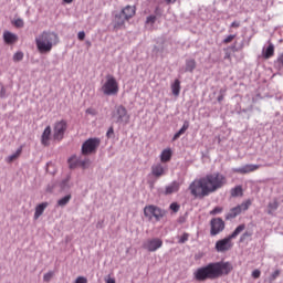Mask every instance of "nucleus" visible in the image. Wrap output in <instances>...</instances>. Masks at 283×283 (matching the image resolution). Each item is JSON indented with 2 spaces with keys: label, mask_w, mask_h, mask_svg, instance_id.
Instances as JSON below:
<instances>
[{
  "label": "nucleus",
  "mask_w": 283,
  "mask_h": 283,
  "mask_svg": "<svg viewBox=\"0 0 283 283\" xmlns=\"http://www.w3.org/2000/svg\"><path fill=\"white\" fill-rule=\"evenodd\" d=\"M163 163H169L171 160V149H164L160 155Z\"/></svg>",
  "instance_id": "a878e982"
},
{
  "label": "nucleus",
  "mask_w": 283,
  "mask_h": 283,
  "mask_svg": "<svg viewBox=\"0 0 283 283\" xmlns=\"http://www.w3.org/2000/svg\"><path fill=\"white\" fill-rule=\"evenodd\" d=\"M233 39H235V34L228 35L226 39H223L224 45L231 43L233 41Z\"/></svg>",
  "instance_id": "ea45409f"
},
{
  "label": "nucleus",
  "mask_w": 283,
  "mask_h": 283,
  "mask_svg": "<svg viewBox=\"0 0 283 283\" xmlns=\"http://www.w3.org/2000/svg\"><path fill=\"white\" fill-rule=\"evenodd\" d=\"M277 277H280V270L274 271L271 276H270V282H273L274 280H276Z\"/></svg>",
  "instance_id": "79ce46f5"
},
{
  "label": "nucleus",
  "mask_w": 283,
  "mask_h": 283,
  "mask_svg": "<svg viewBox=\"0 0 283 283\" xmlns=\"http://www.w3.org/2000/svg\"><path fill=\"white\" fill-rule=\"evenodd\" d=\"M59 34L53 31H43L35 38V45L40 54H50L59 45Z\"/></svg>",
  "instance_id": "7ed1b4c3"
},
{
  "label": "nucleus",
  "mask_w": 283,
  "mask_h": 283,
  "mask_svg": "<svg viewBox=\"0 0 283 283\" xmlns=\"http://www.w3.org/2000/svg\"><path fill=\"white\" fill-rule=\"evenodd\" d=\"M101 147V139L99 138H90L82 145V154L83 156H90L92 154H96V149Z\"/></svg>",
  "instance_id": "423d86ee"
},
{
  "label": "nucleus",
  "mask_w": 283,
  "mask_h": 283,
  "mask_svg": "<svg viewBox=\"0 0 283 283\" xmlns=\"http://www.w3.org/2000/svg\"><path fill=\"white\" fill-rule=\"evenodd\" d=\"M123 17L129 21V19H132L134 17V14H136V7L134 6H126L122 12Z\"/></svg>",
  "instance_id": "dca6fc26"
},
{
  "label": "nucleus",
  "mask_w": 283,
  "mask_h": 283,
  "mask_svg": "<svg viewBox=\"0 0 283 283\" xmlns=\"http://www.w3.org/2000/svg\"><path fill=\"white\" fill-rule=\"evenodd\" d=\"M239 27H240V22L239 21H234L230 25V28H239Z\"/></svg>",
  "instance_id": "864d4df0"
},
{
  "label": "nucleus",
  "mask_w": 283,
  "mask_h": 283,
  "mask_svg": "<svg viewBox=\"0 0 283 283\" xmlns=\"http://www.w3.org/2000/svg\"><path fill=\"white\" fill-rule=\"evenodd\" d=\"M188 129H189V122L186 120L182 127L174 135L172 140H178V138H180V136H182V134H185V132H187Z\"/></svg>",
  "instance_id": "4be33fe9"
},
{
  "label": "nucleus",
  "mask_w": 283,
  "mask_h": 283,
  "mask_svg": "<svg viewBox=\"0 0 283 283\" xmlns=\"http://www.w3.org/2000/svg\"><path fill=\"white\" fill-rule=\"evenodd\" d=\"M125 21H128V20L125 19L122 13L116 14L114 19V28H116L117 30H120V28L125 25Z\"/></svg>",
  "instance_id": "aec40b11"
},
{
  "label": "nucleus",
  "mask_w": 283,
  "mask_h": 283,
  "mask_svg": "<svg viewBox=\"0 0 283 283\" xmlns=\"http://www.w3.org/2000/svg\"><path fill=\"white\" fill-rule=\"evenodd\" d=\"M167 171H169L167 166H163V164H155L151 166L150 174L154 178H163V176H167Z\"/></svg>",
  "instance_id": "ddd939ff"
},
{
  "label": "nucleus",
  "mask_w": 283,
  "mask_h": 283,
  "mask_svg": "<svg viewBox=\"0 0 283 283\" xmlns=\"http://www.w3.org/2000/svg\"><path fill=\"white\" fill-rule=\"evenodd\" d=\"M3 41L8 45H12V43H17L19 41V36L10 31L3 32Z\"/></svg>",
  "instance_id": "2eb2a0df"
},
{
  "label": "nucleus",
  "mask_w": 283,
  "mask_h": 283,
  "mask_svg": "<svg viewBox=\"0 0 283 283\" xmlns=\"http://www.w3.org/2000/svg\"><path fill=\"white\" fill-rule=\"evenodd\" d=\"M77 39H78L80 41H85V31H80V32L77 33Z\"/></svg>",
  "instance_id": "a18cd8bd"
},
{
  "label": "nucleus",
  "mask_w": 283,
  "mask_h": 283,
  "mask_svg": "<svg viewBox=\"0 0 283 283\" xmlns=\"http://www.w3.org/2000/svg\"><path fill=\"white\" fill-rule=\"evenodd\" d=\"M227 185V177L220 172L209 174L200 179H196L189 186L191 196L205 198L209 193H216Z\"/></svg>",
  "instance_id": "f257e3e1"
},
{
  "label": "nucleus",
  "mask_w": 283,
  "mask_h": 283,
  "mask_svg": "<svg viewBox=\"0 0 283 283\" xmlns=\"http://www.w3.org/2000/svg\"><path fill=\"white\" fill-rule=\"evenodd\" d=\"M249 207H251V201H244L241 205L232 208L227 214L226 220H233V218H238L240 213H243V211H249Z\"/></svg>",
  "instance_id": "6e6552de"
},
{
  "label": "nucleus",
  "mask_w": 283,
  "mask_h": 283,
  "mask_svg": "<svg viewBox=\"0 0 283 283\" xmlns=\"http://www.w3.org/2000/svg\"><path fill=\"white\" fill-rule=\"evenodd\" d=\"M210 235H218L224 231V221L221 218L212 219L211 222Z\"/></svg>",
  "instance_id": "f8f14e48"
},
{
  "label": "nucleus",
  "mask_w": 283,
  "mask_h": 283,
  "mask_svg": "<svg viewBox=\"0 0 283 283\" xmlns=\"http://www.w3.org/2000/svg\"><path fill=\"white\" fill-rule=\"evenodd\" d=\"M170 209H171V211L177 212L180 209V206H178V203H171Z\"/></svg>",
  "instance_id": "8fccbe9b"
},
{
  "label": "nucleus",
  "mask_w": 283,
  "mask_h": 283,
  "mask_svg": "<svg viewBox=\"0 0 283 283\" xmlns=\"http://www.w3.org/2000/svg\"><path fill=\"white\" fill-rule=\"evenodd\" d=\"M106 136H107V138H112V136H114V127L108 128Z\"/></svg>",
  "instance_id": "09e8293b"
},
{
  "label": "nucleus",
  "mask_w": 283,
  "mask_h": 283,
  "mask_svg": "<svg viewBox=\"0 0 283 283\" xmlns=\"http://www.w3.org/2000/svg\"><path fill=\"white\" fill-rule=\"evenodd\" d=\"M156 15H148L146 18V27L147 28H154V23H156Z\"/></svg>",
  "instance_id": "72a5a7b5"
},
{
  "label": "nucleus",
  "mask_w": 283,
  "mask_h": 283,
  "mask_svg": "<svg viewBox=\"0 0 283 283\" xmlns=\"http://www.w3.org/2000/svg\"><path fill=\"white\" fill-rule=\"evenodd\" d=\"M277 207H280V203H277V201H271L269 205H268V213L269 216H273V212L274 211H277Z\"/></svg>",
  "instance_id": "c756f323"
},
{
  "label": "nucleus",
  "mask_w": 283,
  "mask_h": 283,
  "mask_svg": "<svg viewBox=\"0 0 283 283\" xmlns=\"http://www.w3.org/2000/svg\"><path fill=\"white\" fill-rule=\"evenodd\" d=\"M188 129H189V122L186 120L182 127L174 135L172 140H178V138H180V136H182V134H185V132H187Z\"/></svg>",
  "instance_id": "412c9836"
},
{
  "label": "nucleus",
  "mask_w": 283,
  "mask_h": 283,
  "mask_svg": "<svg viewBox=\"0 0 283 283\" xmlns=\"http://www.w3.org/2000/svg\"><path fill=\"white\" fill-rule=\"evenodd\" d=\"M86 45L91 46V45H92V42L87 41V42H86Z\"/></svg>",
  "instance_id": "052dcab7"
},
{
  "label": "nucleus",
  "mask_w": 283,
  "mask_h": 283,
  "mask_svg": "<svg viewBox=\"0 0 283 283\" xmlns=\"http://www.w3.org/2000/svg\"><path fill=\"white\" fill-rule=\"evenodd\" d=\"M72 200V195H66L57 200V207H66Z\"/></svg>",
  "instance_id": "c85d7f7f"
},
{
  "label": "nucleus",
  "mask_w": 283,
  "mask_h": 283,
  "mask_svg": "<svg viewBox=\"0 0 283 283\" xmlns=\"http://www.w3.org/2000/svg\"><path fill=\"white\" fill-rule=\"evenodd\" d=\"M86 114H90V116H96L97 112L94 108H87Z\"/></svg>",
  "instance_id": "de8ad7c7"
},
{
  "label": "nucleus",
  "mask_w": 283,
  "mask_h": 283,
  "mask_svg": "<svg viewBox=\"0 0 283 283\" xmlns=\"http://www.w3.org/2000/svg\"><path fill=\"white\" fill-rule=\"evenodd\" d=\"M165 210L156 207V206H146L144 208V216L145 218H147L148 220H156V222H159V220H163V218H165Z\"/></svg>",
  "instance_id": "39448f33"
},
{
  "label": "nucleus",
  "mask_w": 283,
  "mask_h": 283,
  "mask_svg": "<svg viewBox=\"0 0 283 283\" xmlns=\"http://www.w3.org/2000/svg\"><path fill=\"white\" fill-rule=\"evenodd\" d=\"M97 229H103V222H98L96 226Z\"/></svg>",
  "instance_id": "6e6d98bb"
},
{
  "label": "nucleus",
  "mask_w": 283,
  "mask_h": 283,
  "mask_svg": "<svg viewBox=\"0 0 283 283\" xmlns=\"http://www.w3.org/2000/svg\"><path fill=\"white\" fill-rule=\"evenodd\" d=\"M251 235H253V231H252V230H248V231H245V232L241 235L240 241H241V242H244V240L251 238Z\"/></svg>",
  "instance_id": "4c0bfd02"
},
{
  "label": "nucleus",
  "mask_w": 283,
  "mask_h": 283,
  "mask_svg": "<svg viewBox=\"0 0 283 283\" xmlns=\"http://www.w3.org/2000/svg\"><path fill=\"white\" fill-rule=\"evenodd\" d=\"M188 129H189V122L186 120L182 127L174 135L172 140H178V138H180V136H182V134H185V132H187Z\"/></svg>",
  "instance_id": "b1692460"
},
{
  "label": "nucleus",
  "mask_w": 283,
  "mask_h": 283,
  "mask_svg": "<svg viewBox=\"0 0 283 283\" xmlns=\"http://www.w3.org/2000/svg\"><path fill=\"white\" fill-rule=\"evenodd\" d=\"M50 136H52V127L46 126L42 134V137H41V143L45 147H48V145H50Z\"/></svg>",
  "instance_id": "a211bd4d"
},
{
  "label": "nucleus",
  "mask_w": 283,
  "mask_h": 283,
  "mask_svg": "<svg viewBox=\"0 0 283 283\" xmlns=\"http://www.w3.org/2000/svg\"><path fill=\"white\" fill-rule=\"evenodd\" d=\"M144 249L146 251H149L150 253H154L155 251H158L163 247V240L158 238L148 239L144 244Z\"/></svg>",
  "instance_id": "9b49d317"
},
{
  "label": "nucleus",
  "mask_w": 283,
  "mask_h": 283,
  "mask_svg": "<svg viewBox=\"0 0 283 283\" xmlns=\"http://www.w3.org/2000/svg\"><path fill=\"white\" fill-rule=\"evenodd\" d=\"M196 70V60H187L185 72H193Z\"/></svg>",
  "instance_id": "473e14b6"
},
{
  "label": "nucleus",
  "mask_w": 283,
  "mask_h": 283,
  "mask_svg": "<svg viewBox=\"0 0 283 283\" xmlns=\"http://www.w3.org/2000/svg\"><path fill=\"white\" fill-rule=\"evenodd\" d=\"M21 151H22V149L19 148L14 154L8 156L6 158V163H9V164L14 163V160H17V158H19V156H21Z\"/></svg>",
  "instance_id": "7c9ffc66"
},
{
  "label": "nucleus",
  "mask_w": 283,
  "mask_h": 283,
  "mask_svg": "<svg viewBox=\"0 0 283 283\" xmlns=\"http://www.w3.org/2000/svg\"><path fill=\"white\" fill-rule=\"evenodd\" d=\"M80 167H82V169H90V167H92V160L90 159L80 160Z\"/></svg>",
  "instance_id": "f704fd0d"
},
{
  "label": "nucleus",
  "mask_w": 283,
  "mask_h": 283,
  "mask_svg": "<svg viewBox=\"0 0 283 283\" xmlns=\"http://www.w3.org/2000/svg\"><path fill=\"white\" fill-rule=\"evenodd\" d=\"M231 240V237L228 235L227 238L217 241L214 247L216 251H218V253H224L227 251H230V249H232L233 247Z\"/></svg>",
  "instance_id": "9d476101"
},
{
  "label": "nucleus",
  "mask_w": 283,
  "mask_h": 283,
  "mask_svg": "<svg viewBox=\"0 0 283 283\" xmlns=\"http://www.w3.org/2000/svg\"><path fill=\"white\" fill-rule=\"evenodd\" d=\"M180 190V184L178 181H172L170 185L166 186L165 195L171 196V193H177Z\"/></svg>",
  "instance_id": "f3484780"
},
{
  "label": "nucleus",
  "mask_w": 283,
  "mask_h": 283,
  "mask_svg": "<svg viewBox=\"0 0 283 283\" xmlns=\"http://www.w3.org/2000/svg\"><path fill=\"white\" fill-rule=\"evenodd\" d=\"M210 213L211 216H218V213H222V208L216 207Z\"/></svg>",
  "instance_id": "c03bdc74"
},
{
  "label": "nucleus",
  "mask_w": 283,
  "mask_h": 283,
  "mask_svg": "<svg viewBox=\"0 0 283 283\" xmlns=\"http://www.w3.org/2000/svg\"><path fill=\"white\" fill-rule=\"evenodd\" d=\"M262 167L261 165H255V164H247L244 166H241L239 168H233L234 174H253V171H258Z\"/></svg>",
  "instance_id": "4468645a"
},
{
  "label": "nucleus",
  "mask_w": 283,
  "mask_h": 283,
  "mask_svg": "<svg viewBox=\"0 0 283 283\" xmlns=\"http://www.w3.org/2000/svg\"><path fill=\"white\" fill-rule=\"evenodd\" d=\"M14 25H15V28H23V25H25V23L23 22V19H17L14 21Z\"/></svg>",
  "instance_id": "37998d69"
},
{
  "label": "nucleus",
  "mask_w": 283,
  "mask_h": 283,
  "mask_svg": "<svg viewBox=\"0 0 283 283\" xmlns=\"http://www.w3.org/2000/svg\"><path fill=\"white\" fill-rule=\"evenodd\" d=\"M52 277H54V272L51 271L44 274L43 280L44 282H51Z\"/></svg>",
  "instance_id": "58836bf2"
},
{
  "label": "nucleus",
  "mask_w": 283,
  "mask_h": 283,
  "mask_svg": "<svg viewBox=\"0 0 283 283\" xmlns=\"http://www.w3.org/2000/svg\"><path fill=\"white\" fill-rule=\"evenodd\" d=\"M260 275H261L260 270H254V271L252 272V277H254V280H258V277H260Z\"/></svg>",
  "instance_id": "3c124183"
},
{
  "label": "nucleus",
  "mask_w": 283,
  "mask_h": 283,
  "mask_svg": "<svg viewBox=\"0 0 283 283\" xmlns=\"http://www.w3.org/2000/svg\"><path fill=\"white\" fill-rule=\"evenodd\" d=\"M231 196H233V198H235L238 196H242V187L237 186L235 188H233L231 190Z\"/></svg>",
  "instance_id": "c9c22d12"
},
{
  "label": "nucleus",
  "mask_w": 283,
  "mask_h": 283,
  "mask_svg": "<svg viewBox=\"0 0 283 283\" xmlns=\"http://www.w3.org/2000/svg\"><path fill=\"white\" fill-rule=\"evenodd\" d=\"M275 54V45L273 43H270L265 51H263L264 59H271Z\"/></svg>",
  "instance_id": "393cba45"
},
{
  "label": "nucleus",
  "mask_w": 283,
  "mask_h": 283,
  "mask_svg": "<svg viewBox=\"0 0 283 283\" xmlns=\"http://www.w3.org/2000/svg\"><path fill=\"white\" fill-rule=\"evenodd\" d=\"M166 3H176V0H165Z\"/></svg>",
  "instance_id": "4d7b16f0"
},
{
  "label": "nucleus",
  "mask_w": 283,
  "mask_h": 283,
  "mask_svg": "<svg viewBox=\"0 0 283 283\" xmlns=\"http://www.w3.org/2000/svg\"><path fill=\"white\" fill-rule=\"evenodd\" d=\"M189 240V234L188 233H184L180 238H179V244H185V242H187Z\"/></svg>",
  "instance_id": "a19ab883"
},
{
  "label": "nucleus",
  "mask_w": 283,
  "mask_h": 283,
  "mask_svg": "<svg viewBox=\"0 0 283 283\" xmlns=\"http://www.w3.org/2000/svg\"><path fill=\"white\" fill-rule=\"evenodd\" d=\"M0 94L1 97L6 96V88L3 86L1 87Z\"/></svg>",
  "instance_id": "5fc2aeb1"
},
{
  "label": "nucleus",
  "mask_w": 283,
  "mask_h": 283,
  "mask_svg": "<svg viewBox=\"0 0 283 283\" xmlns=\"http://www.w3.org/2000/svg\"><path fill=\"white\" fill-rule=\"evenodd\" d=\"M75 283H87V279L85 276H78L75 280Z\"/></svg>",
  "instance_id": "49530a36"
},
{
  "label": "nucleus",
  "mask_w": 283,
  "mask_h": 283,
  "mask_svg": "<svg viewBox=\"0 0 283 283\" xmlns=\"http://www.w3.org/2000/svg\"><path fill=\"white\" fill-rule=\"evenodd\" d=\"M14 63H19V61H23V52L19 51L13 54Z\"/></svg>",
  "instance_id": "e433bc0d"
},
{
  "label": "nucleus",
  "mask_w": 283,
  "mask_h": 283,
  "mask_svg": "<svg viewBox=\"0 0 283 283\" xmlns=\"http://www.w3.org/2000/svg\"><path fill=\"white\" fill-rule=\"evenodd\" d=\"M64 1V3H72V1H74V0H63Z\"/></svg>",
  "instance_id": "13d9d810"
},
{
  "label": "nucleus",
  "mask_w": 283,
  "mask_h": 283,
  "mask_svg": "<svg viewBox=\"0 0 283 283\" xmlns=\"http://www.w3.org/2000/svg\"><path fill=\"white\" fill-rule=\"evenodd\" d=\"M105 282L106 283H116V280H114L112 276H106V279H105Z\"/></svg>",
  "instance_id": "603ef678"
},
{
  "label": "nucleus",
  "mask_w": 283,
  "mask_h": 283,
  "mask_svg": "<svg viewBox=\"0 0 283 283\" xmlns=\"http://www.w3.org/2000/svg\"><path fill=\"white\" fill-rule=\"evenodd\" d=\"M113 118L115 123H120L122 125L129 124V114L127 113V108H125L123 105L116 107L115 112L113 113Z\"/></svg>",
  "instance_id": "0eeeda50"
},
{
  "label": "nucleus",
  "mask_w": 283,
  "mask_h": 283,
  "mask_svg": "<svg viewBox=\"0 0 283 283\" xmlns=\"http://www.w3.org/2000/svg\"><path fill=\"white\" fill-rule=\"evenodd\" d=\"M171 92L174 96H180V81L175 80V82L171 84Z\"/></svg>",
  "instance_id": "cd10ccee"
},
{
  "label": "nucleus",
  "mask_w": 283,
  "mask_h": 283,
  "mask_svg": "<svg viewBox=\"0 0 283 283\" xmlns=\"http://www.w3.org/2000/svg\"><path fill=\"white\" fill-rule=\"evenodd\" d=\"M244 229H247V226L240 224L235 228V230L229 237L233 240L238 238V234L244 231Z\"/></svg>",
  "instance_id": "2f4dec72"
},
{
  "label": "nucleus",
  "mask_w": 283,
  "mask_h": 283,
  "mask_svg": "<svg viewBox=\"0 0 283 283\" xmlns=\"http://www.w3.org/2000/svg\"><path fill=\"white\" fill-rule=\"evenodd\" d=\"M69 167L70 169H76V167H81V159L73 156L69 159Z\"/></svg>",
  "instance_id": "bb28decb"
},
{
  "label": "nucleus",
  "mask_w": 283,
  "mask_h": 283,
  "mask_svg": "<svg viewBox=\"0 0 283 283\" xmlns=\"http://www.w3.org/2000/svg\"><path fill=\"white\" fill-rule=\"evenodd\" d=\"M188 129H189V122L186 120L182 127L174 135L172 140H178V138H180V136H182V134H185V132H187Z\"/></svg>",
  "instance_id": "5701e85b"
},
{
  "label": "nucleus",
  "mask_w": 283,
  "mask_h": 283,
  "mask_svg": "<svg viewBox=\"0 0 283 283\" xmlns=\"http://www.w3.org/2000/svg\"><path fill=\"white\" fill-rule=\"evenodd\" d=\"M233 271V265L230 262L210 263L205 268H200L195 273V276L202 282L205 280H217L222 275H229Z\"/></svg>",
  "instance_id": "f03ea898"
},
{
  "label": "nucleus",
  "mask_w": 283,
  "mask_h": 283,
  "mask_svg": "<svg viewBox=\"0 0 283 283\" xmlns=\"http://www.w3.org/2000/svg\"><path fill=\"white\" fill-rule=\"evenodd\" d=\"M223 98H224V97H223L222 95L219 96V97H218L219 103L222 102Z\"/></svg>",
  "instance_id": "bf43d9fd"
},
{
  "label": "nucleus",
  "mask_w": 283,
  "mask_h": 283,
  "mask_svg": "<svg viewBox=\"0 0 283 283\" xmlns=\"http://www.w3.org/2000/svg\"><path fill=\"white\" fill-rule=\"evenodd\" d=\"M66 129H67V123L65 120H60L55 123L53 128L54 140H63V136H65Z\"/></svg>",
  "instance_id": "1a4fd4ad"
},
{
  "label": "nucleus",
  "mask_w": 283,
  "mask_h": 283,
  "mask_svg": "<svg viewBox=\"0 0 283 283\" xmlns=\"http://www.w3.org/2000/svg\"><path fill=\"white\" fill-rule=\"evenodd\" d=\"M118 81L114 75L108 74L105 77V81L102 84L101 92L104 96H116L118 94Z\"/></svg>",
  "instance_id": "20e7f679"
},
{
  "label": "nucleus",
  "mask_w": 283,
  "mask_h": 283,
  "mask_svg": "<svg viewBox=\"0 0 283 283\" xmlns=\"http://www.w3.org/2000/svg\"><path fill=\"white\" fill-rule=\"evenodd\" d=\"M49 205L50 203H48V202H42L35 207L34 220H39V218H41V216H43V211H45V209H48Z\"/></svg>",
  "instance_id": "6ab92c4d"
}]
</instances>
